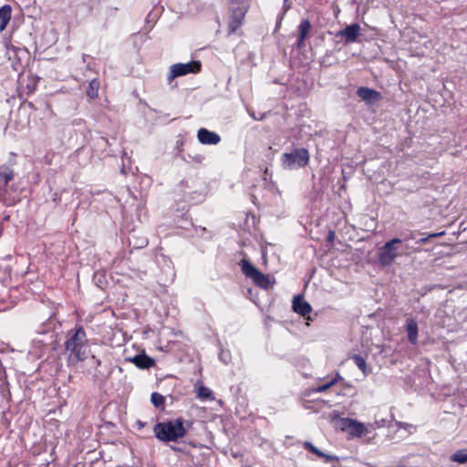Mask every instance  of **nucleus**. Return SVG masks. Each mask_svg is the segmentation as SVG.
<instances>
[{"label":"nucleus","mask_w":467,"mask_h":467,"mask_svg":"<svg viewBox=\"0 0 467 467\" xmlns=\"http://www.w3.org/2000/svg\"><path fill=\"white\" fill-rule=\"evenodd\" d=\"M87 334L83 327H77L68 332V337L65 342V349L67 353V365L76 366L78 362L88 358Z\"/></svg>","instance_id":"nucleus-1"},{"label":"nucleus","mask_w":467,"mask_h":467,"mask_svg":"<svg viewBox=\"0 0 467 467\" xmlns=\"http://www.w3.org/2000/svg\"><path fill=\"white\" fill-rule=\"evenodd\" d=\"M191 426L192 422L185 421L182 418H177L156 423L153 427V432L161 441L176 442L185 437L187 427Z\"/></svg>","instance_id":"nucleus-2"},{"label":"nucleus","mask_w":467,"mask_h":467,"mask_svg":"<svg viewBox=\"0 0 467 467\" xmlns=\"http://www.w3.org/2000/svg\"><path fill=\"white\" fill-rule=\"evenodd\" d=\"M249 6V0H230L231 20L228 24V34L234 33L242 26Z\"/></svg>","instance_id":"nucleus-3"},{"label":"nucleus","mask_w":467,"mask_h":467,"mask_svg":"<svg viewBox=\"0 0 467 467\" xmlns=\"http://www.w3.org/2000/svg\"><path fill=\"white\" fill-rule=\"evenodd\" d=\"M282 165L287 170L305 167L309 161V153L305 148H297L291 152H285L281 158Z\"/></svg>","instance_id":"nucleus-4"},{"label":"nucleus","mask_w":467,"mask_h":467,"mask_svg":"<svg viewBox=\"0 0 467 467\" xmlns=\"http://www.w3.org/2000/svg\"><path fill=\"white\" fill-rule=\"evenodd\" d=\"M401 244V240L399 238H393L384 244L378 252L379 264L383 266H389L393 264L395 259L402 254L399 251V245Z\"/></svg>","instance_id":"nucleus-5"},{"label":"nucleus","mask_w":467,"mask_h":467,"mask_svg":"<svg viewBox=\"0 0 467 467\" xmlns=\"http://www.w3.org/2000/svg\"><path fill=\"white\" fill-rule=\"evenodd\" d=\"M241 269L243 274L247 277L251 278L253 282L259 287L267 289L270 285V280L267 275L261 273L255 268L248 260L243 259L240 262Z\"/></svg>","instance_id":"nucleus-6"},{"label":"nucleus","mask_w":467,"mask_h":467,"mask_svg":"<svg viewBox=\"0 0 467 467\" xmlns=\"http://www.w3.org/2000/svg\"><path fill=\"white\" fill-rule=\"evenodd\" d=\"M202 64L198 60H192L188 63H176L171 66L168 75V81L171 83L174 78L182 77L190 73H198L201 71Z\"/></svg>","instance_id":"nucleus-7"},{"label":"nucleus","mask_w":467,"mask_h":467,"mask_svg":"<svg viewBox=\"0 0 467 467\" xmlns=\"http://www.w3.org/2000/svg\"><path fill=\"white\" fill-rule=\"evenodd\" d=\"M357 95L368 106L376 104L382 99L380 92L368 87H359L357 89Z\"/></svg>","instance_id":"nucleus-8"},{"label":"nucleus","mask_w":467,"mask_h":467,"mask_svg":"<svg viewBox=\"0 0 467 467\" xmlns=\"http://www.w3.org/2000/svg\"><path fill=\"white\" fill-rule=\"evenodd\" d=\"M360 26L358 24L354 23L347 26L344 29L338 31L336 36L344 38L345 44H350L357 41L359 36Z\"/></svg>","instance_id":"nucleus-9"},{"label":"nucleus","mask_w":467,"mask_h":467,"mask_svg":"<svg viewBox=\"0 0 467 467\" xmlns=\"http://www.w3.org/2000/svg\"><path fill=\"white\" fill-rule=\"evenodd\" d=\"M197 139L203 145H217L221 141V137L218 133L205 128H201L198 130Z\"/></svg>","instance_id":"nucleus-10"},{"label":"nucleus","mask_w":467,"mask_h":467,"mask_svg":"<svg viewBox=\"0 0 467 467\" xmlns=\"http://www.w3.org/2000/svg\"><path fill=\"white\" fill-rule=\"evenodd\" d=\"M127 360L133 363L137 368L140 369H147L155 365V360L146 355L144 352L135 355L132 358H127Z\"/></svg>","instance_id":"nucleus-11"},{"label":"nucleus","mask_w":467,"mask_h":467,"mask_svg":"<svg viewBox=\"0 0 467 467\" xmlns=\"http://www.w3.org/2000/svg\"><path fill=\"white\" fill-rule=\"evenodd\" d=\"M405 329L408 334V340L411 345L418 343V322L415 318L408 317L406 319Z\"/></svg>","instance_id":"nucleus-12"},{"label":"nucleus","mask_w":467,"mask_h":467,"mask_svg":"<svg viewBox=\"0 0 467 467\" xmlns=\"http://www.w3.org/2000/svg\"><path fill=\"white\" fill-rule=\"evenodd\" d=\"M346 426L349 429V432L355 437H363L368 433V429L364 424L353 419H346Z\"/></svg>","instance_id":"nucleus-13"},{"label":"nucleus","mask_w":467,"mask_h":467,"mask_svg":"<svg viewBox=\"0 0 467 467\" xmlns=\"http://www.w3.org/2000/svg\"><path fill=\"white\" fill-rule=\"evenodd\" d=\"M311 29V24L308 19H303L298 27V36L296 40V47L298 48H302L305 46V40L306 36H308Z\"/></svg>","instance_id":"nucleus-14"},{"label":"nucleus","mask_w":467,"mask_h":467,"mask_svg":"<svg viewBox=\"0 0 467 467\" xmlns=\"http://www.w3.org/2000/svg\"><path fill=\"white\" fill-rule=\"evenodd\" d=\"M293 309L300 316L306 317L311 312L312 307L301 296H296L293 299Z\"/></svg>","instance_id":"nucleus-15"},{"label":"nucleus","mask_w":467,"mask_h":467,"mask_svg":"<svg viewBox=\"0 0 467 467\" xmlns=\"http://www.w3.org/2000/svg\"><path fill=\"white\" fill-rule=\"evenodd\" d=\"M15 172L11 166L4 164L0 166V180L6 186L14 179Z\"/></svg>","instance_id":"nucleus-16"},{"label":"nucleus","mask_w":467,"mask_h":467,"mask_svg":"<svg viewBox=\"0 0 467 467\" xmlns=\"http://www.w3.org/2000/svg\"><path fill=\"white\" fill-rule=\"evenodd\" d=\"M11 6L5 5L0 8V31H3L11 19Z\"/></svg>","instance_id":"nucleus-17"},{"label":"nucleus","mask_w":467,"mask_h":467,"mask_svg":"<svg viewBox=\"0 0 467 467\" xmlns=\"http://www.w3.org/2000/svg\"><path fill=\"white\" fill-rule=\"evenodd\" d=\"M354 364L363 372L365 376L369 373V369H368L366 359L360 355H353L351 357Z\"/></svg>","instance_id":"nucleus-18"},{"label":"nucleus","mask_w":467,"mask_h":467,"mask_svg":"<svg viewBox=\"0 0 467 467\" xmlns=\"http://www.w3.org/2000/svg\"><path fill=\"white\" fill-rule=\"evenodd\" d=\"M450 460L453 462L463 464L467 462V449L456 451L450 456Z\"/></svg>","instance_id":"nucleus-19"},{"label":"nucleus","mask_w":467,"mask_h":467,"mask_svg":"<svg viewBox=\"0 0 467 467\" xmlns=\"http://www.w3.org/2000/svg\"><path fill=\"white\" fill-rule=\"evenodd\" d=\"M99 81L98 78H93L88 87L87 89V96L90 99H95L99 95Z\"/></svg>","instance_id":"nucleus-20"},{"label":"nucleus","mask_w":467,"mask_h":467,"mask_svg":"<svg viewBox=\"0 0 467 467\" xmlns=\"http://www.w3.org/2000/svg\"><path fill=\"white\" fill-rule=\"evenodd\" d=\"M339 379H342V378L339 374H337V376L334 377L332 379H330L328 382L313 389L312 392H315V393L325 392L330 387L334 386Z\"/></svg>","instance_id":"nucleus-21"},{"label":"nucleus","mask_w":467,"mask_h":467,"mask_svg":"<svg viewBox=\"0 0 467 467\" xmlns=\"http://www.w3.org/2000/svg\"><path fill=\"white\" fill-rule=\"evenodd\" d=\"M197 397L202 400H211L213 399V391L205 386H200L198 388Z\"/></svg>","instance_id":"nucleus-22"},{"label":"nucleus","mask_w":467,"mask_h":467,"mask_svg":"<svg viewBox=\"0 0 467 467\" xmlns=\"http://www.w3.org/2000/svg\"><path fill=\"white\" fill-rule=\"evenodd\" d=\"M150 401L156 408H163L165 398L158 392H153L150 396Z\"/></svg>","instance_id":"nucleus-23"},{"label":"nucleus","mask_w":467,"mask_h":467,"mask_svg":"<svg viewBox=\"0 0 467 467\" xmlns=\"http://www.w3.org/2000/svg\"><path fill=\"white\" fill-rule=\"evenodd\" d=\"M303 447L315 453L317 457L320 458V456H325V452L321 451L318 448H317L314 444H312L310 441H304L303 442Z\"/></svg>","instance_id":"nucleus-24"},{"label":"nucleus","mask_w":467,"mask_h":467,"mask_svg":"<svg viewBox=\"0 0 467 467\" xmlns=\"http://www.w3.org/2000/svg\"><path fill=\"white\" fill-rule=\"evenodd\" d=\"M405 252H400L402 254H409L415 252H420V249L419 247L410 246L409 243H404Z\"/></svg>","instance_id":"nucleus-25"},{"label":"nucleus","mask_w":467,"mask_h":467,"mask_svg":"<svg viewBox=\"0 0 467 467\" xmlns=\"http://www.w3.org/2000/svg\"><path fill=\"white\" fill-rule=\"evenodd\" d=\"M416 237L415 234L413 232L405 233L402 234L401 238H399L401 240L402 243H409L410 240H414Z\"/></svg>","instance_id":"nucleus-26"},{"label":"nucleus","mask_w":467,"mask_h":467,"mask_svg":"<svg viewBox=\"0 0 467 467\" xmlns=\"http://www.w3.org/2000/svg\"><path fill=\"white\" fill-rule=\"evenodd\" d=\"M219 358L224 363L228 364L230 362V353L227 351L222 350L219 354Z\"/></svg>","instance_id":"nucleus-27"},{"label":"nucleus","mask_w":467,"mask_h":467,"mask_svg":"<svg viewBox=\"0 0 467 467\" xmlns=\"http://www.w3.org/2000/svg\"><path fill=\"white\" fill-rule=\"evenodd\" d=\"M189 158L192 159L196 163H201L204 160V157L200 154L194 156L189 155Z\"/></svg>","instance_id":"nucleus-28"},{"label":"nucleus","mask_w":467,"mask_h":467,"mask_svg":"<svg viewBox=\"0 0 467 467\" xmlns=\"http://www.w3.org/2000/svg\"><path fill=\"white\" fill-rule=\"evenodd\" d=\"M320 458H324L326 462H330L332 461L338 460V458L336 455H329V454H326V453H325V456H320Z\"/></svg>","instance_id":"nucleus-29"},{"label":"nucleus","mask_w":467,"mask_h":467,"mask_svg":"<svg viewBox=\"0 0 467 467\" xmlns=\"http://www.w3.org/2000/svg\"><path fill=\"white\" fill-rule=\"evenodd\" d=\"M249 115L254 119V120H262L265 114H259L258 116L254 111H248Z\"/></svg>","instance_id":"nucleus-30"},{"label":"nucleus","mask_w":467,"mask_h":467,"mask_svg":"<svg viewBox=\"0 0 467 467\" xmlns=\"http://www.w3.org/2000/svg\"><path fill=\"white\" fill-rule=\"evenodd\" d=\"M429 239H431V237H429V235H428V236L421 237V238L416 240L415 243L417 244H423L427 243Z\"/></svg>","instance_id":"nucleus-31"},{"label":"nucleus","mask_w":467,"mask_h":467,"mask_svg":"<svg viewBox=\"0 0 467 467\" xmlns=\"http://www.w3.org/2000/svg\"><path fill=\"white\" fill-rule=\"evenodd\" d=\"M53 201L56 202V203H58L61 200V197H60V194L58 192H55L53 194V197H52Z\"/></svg>","instance_id":"nucleus-32"},{"label":"nucleus","mask_w":467,"mask_h":467,"mask_svg":"<svg viewBox=\"0 0 467 467\" xmlns=\"http://www.w3.org/2000/svg\"><path fill=\"white\" fill-rule=\"evenodd\" d=\"M291 7V3H288V0H284V11L286 12Z\"/></svg>","instance_id":"nucleus-33"},{"label":"nucleus","mask_w":467,"mask_h":467,"mask_svg":"<svg viewBox=\"0 0 467 467\" xmlns=\"http://www.w3.org/2000/svg\"><path fill=\"white\" fill-rule=\"evenodd\" d=\"M90 359L93 361V363L96 365V366H99L101 364V361L100 359L97 358L96 356H91Z\"/></svg>","instance_id":"nucleus-34"},{"label":"nucleus","mask_w":467,"mask_h":467,"mask_svg":"<svg viewBox=\"0 0 467 467\" xmlns=\"http://www.w3.org/2000/svg\"><path fill=\"white\" fill-rule=\"evenodd\" d=\"M444 234V232H441V233H433V234H429V237L431 238H434V237H439V236H441Z\"/></svg>","instance_id":"nucleus-35"},{"label":"nucleus","mask_w":467,"mask_h":467,"mask_svg":"<svg viewBox=\"0 0 467 467\" xmlns=\"http://www.w3.org/2000/svg\"><path fill=\"white\" fill-rule=\"evenodd\" d=\"M171 450L174 451H182V450L177 446H171Z\"/></svg>","instance_id":"nucleus-36"},{"label":"nucleus","mask_w":467,"mask_h":467,"mask_svg":"<svg viewBox=\"0 0 467 467\" xmlns=\"http://www.w3.org/2000/svg\"><path fill=\"white\" fill-rule=\"evenodd\" d=\"M334 235H335L334 232L330 231L328 234V240L332 241L334 239Z\"/></svg>","instance_id":"nucleus-37"},{"label":"nucleus","mask_w":467,"mask_h":467,"mask_svg":"<svg viewBox=\"0 0 467 467\" xmlns=\"http://www.w3.org/2000/svg\"><path fill=\"white\" fill-rule=\"evenodd\" d=\"M148 244V241L146 239H143L140 243V246H144Z\"/></svg>","instance_id":"nucleus-38"}]
</instances>
